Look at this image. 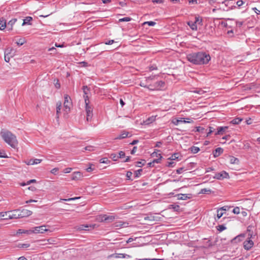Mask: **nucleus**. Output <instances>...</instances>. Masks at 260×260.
<instances>
[{"label":"nucleus","instance_id":"nucleus-50","mask_svg":"<svg viewBox=\"0 0 260 260\" xmlns=\"http://www.w3.org/2000/svg\"><path fill=\"white\" fill-rule=\"evenodd\" d=\"M110 157L112 158L114 161H117L118 159V156H117L115 153L111 154Z\"/></svg>","mask_w":260,"mask_h":260},{"label":"nucleus","instance_id":"nucleus-2","mask_svg":"<svg viewBox=\"0 0 260 260\" xmlns=\"http://www.w3.org/2000/svg\"><path fill=\"white\" fill-rule=\"evenodd\" d=\"M252 228V226H248L245 233L237 236L233 239V241H235V242H240L243 240V238L246 237L247 239L243 243V247L245 249L249 250L253 246V242L251 239L253 236Z\"/></svg>","mask_w":260,"mask_h":260},{"label":"nucleus","instance_id":"nucleus-47","mask_svg":"<svg viewBox=\"0 0 260 260\" xmlns=\"http://www.w3.org/2000/svg\"><path fill=\"white\" fill-rule=\"evenodd\" d=\"M155 120V118L153 116L151 117H149L145 121L146 124H149L152 123L153 121Z\"/></svg>","mask_w":260,"mask_h":260},{"label":"nucleus","instance_id":"nucleus-5","mask_svg":"<svg viewBox=\"0 0 260 260\" xmlns=\"http://www.w3.org/2000/svg\"><path fill=\"white\" fill-rule=\"evenodd\" d=\"M213 178L217 180H221L223 179L229 178L230 176L226 172L222 171L221 172L216 173Z\"/></svg>","mask_w":260,"mask_h":260},{"label":"nucleus","instance_id":"nucleus-44","mask_svg":"<svg viewBox=\"0 0 260 260\" xmlns=\"http://www.w3.org/2000/svg\"><path fill=\"white\" fill-rule=\"evenodd\" d=\"M106 215H101L100 216L99 220L101 222H106Z\"/></svg>","mask_w":260,"mask_h":260},{"label":"nucleus","instance_id":"nucleus-26","mask_svg":"<svg viewBox=\"0 0 260 260\" xmlns=\"http://www.w3.org/2000/svg\"><path fill=\"white\" fill-rule=\"evenodd\" d=\"M129 133L126 132H122L119 136H118L116 139H122L128 137Z\"/></svg>","mask_w":260,"mask_h":260},{"label":"nucleus","instance_id":"nucleus-39","mask_svg":"<svg viewBox=\"0 0 260 260\" xmlns=\"http://www.w3.org/2000/svg\"><path fill=\"white\" fill-rule=\"evenodd\" d=\"M179 154L178 153H174L168 159L170 160H176L178 158Z\"/></svg>","mask_w":260,"mask_h":260},{"label":"nucleus","instance_id":"nucleus-32","mask_svg":"<svg viewBox=\"0 0 260 260\" xmlns=\"http://www.w3.org/2000/svg\"><path fill=\"white\" fill-rule=\"evenodd\" d=\"M242 120V118H234V119H233L231 121V123L233 124H239L241 121Z\"/></svg>","mask_w":260,"mask_h":260},{"label":"nucleus","instance_id":"nucleus-53","mask_svg":"<svg viewBox=\"0 0 260 260\" xmlns=\"http://www.w3.org/2000/svg\"><path fill=\"white\" fill-rule=\"evenodd\" d=\"M132 174H133V173H132V172L131 171H127V172L126 176V178H127V180H132V179H131V177L132 176Z\"/></svg>","mask_w":260,"mask_h":260},{"label":"nucleus","instance_id":"nucleus-52","mask_svg":"<svg viewBox=\"0 0 260 260\" xmlns=\"http://www.w3.org/2000/svg\"><path fill=\"white\" fill-rule=\"evenodd\" d=\"M240 209L238 207H236L234 208L233 210V212L234 214H238L240 213Z\"/></svg>","mask_w":260,"mask_h":260},{"label":"nucleus","instance_id":"nucleus-3","mask_svg":"<svg viewBox=\"0 0 260 260\" xmlns=\"http://www.w3.org/2000/svg\"><path fill=\"white\" fill-rule=\"evenodd\" d=\"M1 135L4 140L10 146L15 148L18 145V141L16 136L8 131L3 130Z\"/></svg>","mask_w":260,"mask_h":260},{"label":"nucleus","instance_id":"nucleus-16","mask_svg":"<svg viewBox=\"0 0 260 260\" xmlns=\"http://www.w3.org/2000/svg\"><path fill=\"white\" fill-rule=\"evenodd\" d=\"M41 161L42 159H30L28 161H25V162L27 165H33L40 164Z\"/></svg>","mask_w":260,"mask_h":260},{"label":"nucleus","instance_id":"nucleus-12","mask_svg":"<svg viewBox=\"0 0 260 260\" xmlns=\"http://www.w3.org/2000/svg\"><path fill=\"white\" fill-rule=\"evenodd\" d=\"M83 177L80 172H75L72 175V180H80Z\"/></svg>","mask_w":260,"mask_h":260},{"label":"nucleus","instance_id":"nucleus-18","mask_svg":"<svg viewBox=\"0 0 260 260\" xmlns=\"http://www.w3.org/2000/svg\"><path fill=\"white\" fill-rule=\"evenodd\" d=\"M30 229L28 230H25L22 229H19L16 234V236H17L19 234H25L27 235H30L31 234Z\"/></svg>","mask_w":260,"mask_h":260},{"label":"nucleus","instance_id":"nucleus-55","mask_svg":"<svg viewBox=\"0 0 260 260\" xmlns=\"http://www.w3.org/2000/svg\"><path fill=\"white\" fill-rule=\"evenodd\" d=\"M119 156H118V158H122L125 157V154L124 151H120L119 152Z\"/></svg>","mask_w":260,"mask_h":260},{"label":"nucleus","instance_id":"nucleus-61","mask_svg":"<svg viewBox=\"0 0 260 260\" xmlns=\"http://www.w3.org/2000/svg\"><path fill=\"white\" fill-rule=\"evenodd\" d=\"M221 24L222 25H223V27H227V28H230L231 27V26L229 25V24L227 23V22H221Z\"/></svg>","mask_w":260,"mask_h":260},{"label":"nucleus","instance_id":"nucleus-17","mask_svg":"<svg viewBox=\"0 0 260 260\" xmlns=\"http://www.w3.org/2000/svg\"><path fill=\"white\" fill-rule=\"evenodd\" d=\"M111 257L114 256L115 258H126L128 257L129 256L126 254L124 253H116L114 254H112L110 255Z\"/></svg>","mask_w":260,"mask_h":260},{"label":"nucleus","instance_id":"nucleus-24","mask_svg":"<svg viewBox=\"0 0 260 260\" xmlns=\"http://www.w3.org/2000/svg\"><path fill=\"white\" fill-rule=\"evenodd\" d=\"M180 122H183L184 123H190L191 121H186L184 120V118H180L179 119H176L175 121H174L173 123L175 125H178Z\"/></svg>","mask_w":260,"mask_h":260},{"label":"nucleus","instance_id":"nucleus-19","mask_svg":"<svg viewBox=\"0 0 260 260\" xmlns=\"http://www.w3.org/2000/svg\"><path fill=\"white\" fill-rule=\"evenodd\" d=\"M7 28V22L5 19H0V29L4 30Z\"/></svg>","mask_w":260,"mask_h":260},{"label":"nucleus","instance_id":"nucleus-21","mask_svg":"<svg viewBox=\"0 0 260 260\" xmlns=\"http://www.w3.org/2000/svg\"><path fill=\"white\" fill-rule=\"evenodd\" d=\"M193 132H198L202 134L206 133L207 129L202 126H197L195 127V129L193 130Z\"/></svg>","mask_w":260,"mask_h":260},{"label":"nucleus","instance_id":"nucleus-30","mask_svg":"<svg viewBox=\"0 0 260 260\" xmlns=\"http://www.w3.org/2000/svg\"><path fill=\"white\" fill-rule=\"evenodd\" d=\"M224 212H221V210L219 209L217 210V216L215 218L216 220L219 219L223 215Z\"/></svg>","mask_w":260,"mask_h":260},{"label":"nucleus","instance_id":"nucleus-29","mask_svg":"<svg viewBox=\"0 0 260 260\" xmlns=\"http://www.w3.org/2000/svg\"><path fill=\"white\" fill-rule=\"evenodd\" d=\"M230 161L232 164H238L239 162V159L234 156H230Z\"/></svg>","mask_w":260,"mask_h":260},{"label":"nucleus","instance_id":"nucleus-37","mask_svg":"<svg viewBox=\"0 0 260 260\" xmlns=\"http://www.w3.org/2000/svg\"><path fill=\"white\" fill-rule=\"evenodd\" d=\"M82 90L84 92V95H88L90 91L89 88L86 85L82 87Z\"/></svg>","mask_w":260,"mask_h":260},{"label":"nucleus","instance_id":"nucleus-1","mask_svg":"<svg viewBox=\"0 0 260 260\" xmlns=\"http://www.w3.org/2000/svg\"><path fill=\"white\" fill-rule=\"evenodd\" d=\"M186 58L190 62L199 66L207 64L211 60L209 54L204 51L189 53L187 55Z\"/></svg>","mask_w":260,"mask_h":260},{"label":"nucleus","instance_id":"nucleus-13","mask_svg":"<svg viewBox=\"0 0 260 260\" xmlns=\"http://www.w3.org/2000/svg\"><path fill=\"white\" fill-rule=\"evenodd\" d=\"M17 20L16 18H13L8 22L7 24V28L9 31H11L13 29V26Z\"/></svg>","mask_w":260,"mask_h":260},{"label":"nucleus","instance_id":"nucleus-45","mask_svg":"<svg viewBox=\"0 0 260 260\" xmlns=\"http://www.w3.org/2000/svg\"><path fill=\"white\" fill-rule=\"evenodd\" d=\"M25 42L24 39H19L16 42L17 44L19 46H21Z\"/></svg>","mask_w":260,"mask_h":260},{"label":"nucleus","instance_id":"nucleus-7","mask_svg":"<svg viewBox=\"0 0 260 260\" xmlns=\"http://www.w3.org/2000/svg\"><path fill=\"white\" fill-rule=\"evenodd\" d=\"M18 212V209L7 211L9 219L19 218Z\"/></svg>","mask_w":260,"mask_h":260},{"label":"nucleus","instance_id":"nucleus-31","mask_svg":"<svg viewBox=\"0 0 260 260\" xmlns=\"http://www.w3.org/2000/svg\"><path fill=\"white\" fill-rule=\"evenodd\" d=\"M106 222H111L114 220L115 216L113 215L108 216L106 215Z\"/></svg>","mask_w":260,"mask_h":260},{"label":"nucleus","instance_id":"nucleus-64","mask_svg":"<svg viewBox=\"0 0 260 260\" xmlns=\"http://www.w3.org/2000/svg\"><path fill=\"white\" fill-rule=\"evenodd\" d=\"M235 24L237 27H240L242 25L243 22L242 21H235Z\"/></svg>","mask_w":260,"mask_h":260},{"label":"nucleus","instance_id":"nucleus-41","mask_svg":"<svg viewBox=\"0 0 260 260\" xmlns=\"http://www.w3.org/2000/svg\"><path fill=\"white\" fill-rule=\"evenodd\" d=\"M216 228L219 232H222L226 229V227L223 224L218 225Z\"/></svg>","mask_w":260,"mask_h":260},{"label":"nucleus","instance_id":"nucleus-40","mask_svg":"<svg viewBox=\"0 0 260 260\" xmlns=\"http://www.w3.org/2000/svg\"><path fill=\"white\" fill-rule=\"evenodd\" d=\"M29 246L30 244L27 243L19 244L18 246V247L20 248H26Z\"/></svg>","mask_w":260,"mask_h":260},{"label":"nucleus","instance_id":"nucleus-15","mask_svg":"<svg viewBox=\"0 0 260 260\" xmlns=\"http://www.w3.org/2000/svg\"><path fill=\"white\" fill-rule=\"evenodd\" d=\"M228 128V126H220L218 127L217 129V132L215 133V135H223L224 132Z\"/></svg>","mask_w":260,"mask_h":260},{"label":"nucleus","instance_id":"nucleus-28","mask_svg":"<svg viewBox=\"0 0 260 260\" xmlns=\"http://www.w3.org/2000/svg\"><path fill=\"white\" fill-rule=\"evenodd\" d=\"M89 227H91V225H88V224H82L80 225L77 229L80 231L82 230H87V228H88Z\"/></svg>","mask_w":260,"mask_h":260},{"label":"nucleus","instance_id":"nucleus-51","mask_svg":"<svg viewBox=\"0 0 260 260\" xmlns=\"http://www.w3.org/2000/svg\"><path fill=\"white\" fill-rule=\"evenodd\" d=\"M158 155H159V157L157 159H154L153 161L154 163H157V164H158V163H160V161L161 160V158H162V156L160 154H158Z\"/></svg>","mask_w":260,"mask_h":260},{"label":"nucleus","instance_id":"nucleus-38","mask_svg":"<svg viewBox=\"0 0 260 260\" xmlns=\"http://www.w3.org/2000/svg\"><path fill=\"white\" fill-rule=\"evenodd\" d=\"M170 209H172L175 211H178L180 209V206L178 205L172 204L170 205Z\"/></svg>","mask_w":260,"mask_h":260},{"label":"nucleus","instance_id":"nucleus-57","mask_svg":"<svg viewBox=\"0 0 260 260\" xmlns=\"http://www.w3.org/2000/svg\"><path fill=\"white\" fill-rule=\"evenodd\" d=\"M144 24H148L149 26H154L155 25L156 23L154 21H146L145 22Z\"/></svg>","mask_w":260,"mask_h":260},{"label":"nucleus","instance_id":"nucleus-35","mask_svg":"<svg viewBox=\"0 0 260 260\" xmlns=\"http://www.w3.org/2000/svg\"><path fill=\"white\" fill-rule=\"evenodd\" d=\"M143 172V170L142 169H139L134 172L135 175V178H139L142 174V172Z\"/></svg>","mask_w":260,"mask_h":260},{"label":"nucleus","instance_id":"nucleus-27","mask_svg":"<svg viewBox=\"0 0 260 260\" xmlns=\"http://www.w3.org/2000/svg\"><path fill=\"white\" fill-rule=\"evenodd\" d=\"M32 20L31 17L27 16L25 17V19H23V22L22 23V25H24L25 24H30V22Z\"/></svg>","mask_w":260,"mask_h":260},{"label":"nucleus","instance_id":"nucleus-48","mask_svg":"<svg viewBox=\"0 0 260 260\" xmlns=\"http://www.w3.org/2000/svg\"><path fill=\"white\" fill-rule=\"evenodd\" d=\"M194 93L199 94H203V93H205L206 91L203 90L202 89H196L193 91Z\"/></svg>","mask_w":260,"mask_h":260},{"label":"nucleus","instance_id":"nucleus-43","mask_svg":"<svg viewBox=\"0 0 260 260\" xmlns=\"http://www.w3.org/2000/svg\"><path fill=\"white\" fill-rule=\"evenodd\" d=\"M80 198V197H75V198H69V199H61L60 200V201H71L76 200L79 199Z\"/></svg>","mask_w":260,"mask_h":260},{"label":"nucleus","instance_id":"nucleus-62","mask_svg":"<svg viewBox=\"0 0 260 260\" xmlns=\"http://www.w3.org/2000/svg\"><path fill=\"white\" fill-rule=\"evenodd\" d=\"M72 169L71 168H67L63 170V172L64 173H69L71 172Z\"/></svg>","mask_w":260,"mask_h":260},{"label":"nucleus","instance_id":"nucleus-11","mask_svg":"<svg viewBox=\"0 0 260 260\" xmlns=\"http://www.w3.org/2000/svg\"><path fill=\"white\" fill-rule=\"evenodd\" d=\"M235 0H224L222 2V4H225L226 7H229L230 9H234L235 8V3H233V1H235Z\"/></svg>","mask_w":260,"mask_h":260},{"label":"nucleus","instance_id":"nucleus-59","mask_svg":"<svg viewBox=\"0 0 260 260\" xmlns=\"http://www.w3.org/2000/svg\"><path fill=\"white\" fill-rule=\"evenodd\" d=\"M175 166V162L173 161L168 162L166 166L170 168H172Z\"/></svg>","mask_w":260,"mask_h":260},{"label":"nucleus","instance_id":"nucleus-60","mask_svg":"<svg viewBox=\"0 0 260 260\" xmlns=\"http://www.w3.org/2000/svg\"><path fill=\"white\" fill-rule=\"evenodd\" d=\"M209 132H207L206 133H207V136H209V135H210L212 133H213L214 131V129L213 127H209Z\"/></svg>","mask_w":260,"mask_h":260},{"label":"nucleus","instance_id":"nucleus-42","mask_svg":"<svg viewBox=\"0 0 260 260\" xmlns=\"http://www.w3.org/2000/svg\"><path fill=\"white\" fill-rule=\"evenodd\" d=\"M100 162L103 164H109L110 162V160H109L107 158H102L100 160Z\"/></svg>","mask_w":260,"mask_h":260},{"label":"nucleus","instance_id":"nucleus-54","mask_svg":"<svg viewBox=\"0 0 260 260\" xmlns=\"http://www.w3.org/2000/svg\"><path fill=\"white\" fill-rule=\"evenodd\" d=\"M245 3V2L243 0H238L236 2V5L238 6V7H240L242 6Z\"/></svg>","mask_w":260,"mask_h":260},{"label":"nucleus","instance_id":"nucleus-63","mask_svg":"<svg viewBox=\"0 0 260 260\" xmlns=\"http://www.w3.org/2000/svg\"><path fill=\"white\" fill-rule=\"evenodd\" d=\"M183 171H184V168H178L176 170V173L178 174H180L183 172Z\"/></svg>","mask_w":260,"mask_h":260},{"label":"nucleus","instance_id":"nucleus-58","mask_svg":"<svg viewBox=\"0 0 260 260\" xmlns=\"http://www.w3.org/2000/svg\"><path fill=\"white\" fill-rule=\"evenodd\" d=\"M84 150L89 151H92L94 150L93 146H88L84 148Z\"/></svg>","mask_w":260,"mask_h":260},{"label":"nucleus","instance_id":"nucleus-33","mask_svg":"<svg viewBox=\"0 0 260 260\" xmlns=\"http://www.w3.org/2000/svg\"><path fill=\"white\" fill-rule=\"evenodd\" d=\"M40 229L39 226L32 228L31 229H30L31 234H38L40 233Z\"/></svg>","mask_w":260,"mask_h":260},{"label":"nucleus","instance_id":"nucleus-10","mask_svg":"<svg viewBox=\"0 0 260 260\" xmlns=\"http://www.w3.org/2000/svg\"><path fill=\"white\" fill-rule=\"evenodd\" d=\"M128 223L123 222L121 220L117 221L113 224V226L117 228H121L127 226Z\"/></svg>","mask_w":260,"mask_h":260},{"label":"nucleus","instance_id":"nucleus-22","mask_svg":"<svg viewBox=\"0 0 260 260\" xmlns=\"http://www.w3.org/2000/svg\"><path fill=\"white\" fill-rule=\"evenodd\" d=\"M165 86V82L162 81H159L155 83L153 86L154 88H158L160 87H163Z\"/></svg>","mask_w":260,"mask_h":260},{"label":"nucleus","instance_id":"nucleus-46","mask_svg":"<svg viewBox=\"0 0 260 260\" xmlns=\"http://www.w3.org/2000/svg\"><path fill=\"white\" fill-rule=\"evenodd\" d=\"M132 20L131 17H126L119 19V22L126 21L128 22Z\"/></svg>","mask_w":260,"mask_h":260},{"label":"nucleus","instance_id":"nucleus-4","mask_svg":"<svg viewBox=\"0 0 260 260\" xmlns=\"http://www.w3.org/2000/svg\"><path fill=\"white\" fill-rule=\"evenodd\" d=\"M64 102L63 103V106L64 110L66 112H68L70 111V106L71 105V98L67 95L65 94L64 96Z\"/></svg>","mask_w":260,"mask_h":260},{"label":"nucleus","instance_id":"nucleus-20","mask_svg":"<svg viewBox=\"0 0 260 260\" xmlns=\"http://www.w3.org/2000/svg\"><path fill=\"white\" fill-rule=\"evenodd\" d=\"M187 24L189 26V27L192 30H197V25L196 24V22H193L192 21H189L187 22Z\"/></svg>","mask_w":260,"mask_h":260},{"label":"nucleus","instance_id":"nucleus-49","mask_svg":"<svg viewBox=\"0 0 260 260\" xmlns=\"http://www.w3.org/2000/svg\"><path fill=\"white\" fill-rule=\"evenodd\" d=\"M209 192H211V190L207 188H203L201 190L200 193H208Z\"/></svg>","mask_w":260,"mask_h":260},{"label":"nucleus","instance_id":"nucleus-34","mask_svg":"<svg viewBox=\"0 0 260 260\" xmlns=\"http://www.w3.org/2000/svg\"><path fill=\"white\" fill-rule=\"evenodd\" d=\"M190 150L192 153L195 154L198 153L200 149L198 147L193 146L190 147Z\"/></svg>","mask_w":260,"mask_h":260},{"label":"nucleus","instance_id":"nucleus-36","mask_svg":"<svg viewBox=\"0 0 260 260\" xmlns=\"http://www.w3.org/2000/svg\"><path fill=\"white\" fill-rule=\"evenodd\" d=\"M46 226H47V225H43L39 226V229H40V233H44L45 232L48 231L49 230L46 229Z\"/></svg>","mask_w":260,"mask_h":260},{"label":"nucleus","instance_id":"nucleus-23","mask_svg":"<svg viewBox=\"0 0 260 260\" xmlns=\"http://www.w3.org/2000/svg\"><path fill=\"white\" fill-rule=\"evenodd\" d=\"M7 211L0 212V220H8Z\"/></svg>","mask_w":260,"mask_h":260},{"label":"nucleus","instance_id":"nucleus-14","mask_svg":"<svg viewBox=\"0 0 260 260\" xmlns=\"http://www.w3.org/2000/svg\"><path fill=\"white\" fill-rule=\"evenodd\" d=\"M223 152V150L221 147H218L213 151V154L214 157H217L221 154Z\"/></svg>","mask_w":260,"mask_h":260},{"label":"nucleus","instance_id":"nucleus-25","mask_svg":"<svg viewBox=\"0 0 260 260\" xmlns=\"http://www.w3.org/2000/svg\"><path fill=\"white\" fill-rule=\"evenodd\" d=\"M62 103L61 102H58L56 103V115L57 117L58 118L59 114L60 113V111L61 108Z\"/></svg>","mask_w":260,"mask_h":260},{"label":"nucleus","instance_id":"nucleus-56","mask_svg":"<svg viewBox=\"0 0 260 260\" xmlns=\"http://www.w3.org/2000/svg\"><path fill=\"white\" fill-rule=\"evenodd\" d=\"M83 98L84 99L85 105H87V104H89L88 95H83Z\"/></svg>","mask_w":260,"mask_h":260},{"label":"nucleus","instance_id":"nucleus-8","mask_svg":"<svg viewBox=\"0 0 260 260\" xmlns=\"http://www.w3.org/2000/svg\"><path fill=\"white\" fill-rule=\"evenodd\" d=\"M85 110L86 112V120L88 121L91 120L92 116V108L89 105V104L85 105Z\"/></svg>","mask_w":260,"mask_h":260},{"label":"nucleus","instance_id":"nucleus-6","mask_svg":"<svg viewBox=\"0 0 260 260\" xmlns=\"http://www.w3.org/2000/svg\"><path fill=\"white\" fill-rule=\"evenodd\" d=\"M18 210L19 211V218L28 217L31 215L32 213V211L25 209H23L22 210L18 209Z\"/></svg>","mask_w":260,"mask_h":260},{"label":"nucleus","instance_id":"nucleus-9","mask_svg":"<svg viewBox=\"0 0 260 260\" xmlns=\"http://www.w3.org/2000/svg\"><path fill=\"white\" fill-rule=\"evenodd\" d=\"M178 200H186L191 198L192 194L190 193L188 194H182L180 193L176 195Z\"/></svg>","mask_w":260,"mask_h":260}]
</instances>
